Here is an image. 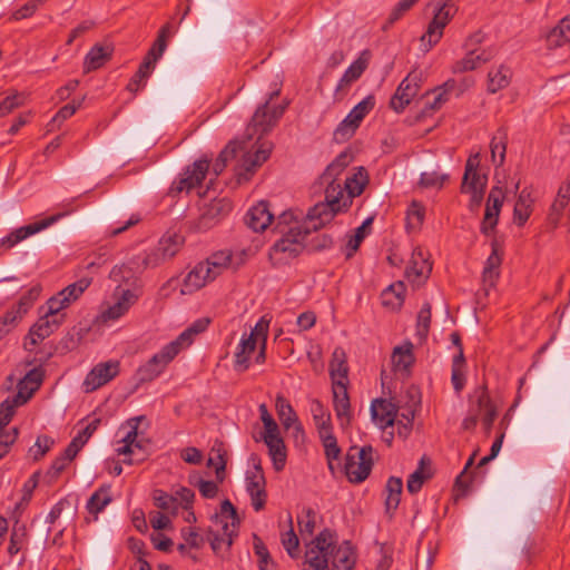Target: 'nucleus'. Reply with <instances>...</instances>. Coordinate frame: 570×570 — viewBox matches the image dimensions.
<instances>
[{
	"label": "nucleus",
	"mask_w": 570,
	"mask_h": 570,
	"mask_svg": "<svg viewBox=\"0 0 570 570\" xmlns=\"http://www.w3.org/2000/svg\"><path fill=\"white\" fill-rule=\"evenodd\" d=\"M425 459L420 460L417 469L409 475L406 482V490L411 494H416L421 491L423 483L431 478L429 472H425Z\"/></svg>",
	"instance_id": "53"
},
{
	"label": "nucleus",
	"mask_w": 570,
	"mask_h": 570,
	"mask_svg": "<svg viewBox=\"0 0 570 570\" xmlns=\"http://www.w3.org/2000/svg\"><path fill=\"white\" fill-rule=\"evenodd\" d=\"M65 299L66 298L61 297L59 293L50 297L46 303V311L43 314L63 322L65 314H62L61 311L68 307L66 304L67 301Z\"/></svg>",
	"instance_id": "62"
},
{
	"label": "nucleus",
	"mask_w": 570,
	"mask_h": 570,
	"mask_svg": "<svg viewBox=\"0 0 570 570\" xmlns=\"http://www.w3.org/2000/svg\"><path fill=\"white\" fill-rule=\"evenodd\" d=\"M100 419H95L89 422L68 444V455L77 456L78 452L88 442L91 435L97 431L100 425Z\"/></svg>",
	"instance_id": "44"
},
{
	"label": "nucleus",
	"mask_w": 570,
	"mask_h": 570,
	"mask_svg": "<svg viewBox=\"0 0 570 570\" xmlns=\"http://www.w3.org/2000/svg\"><path fill=\"white\" fill-rule=\"evenodd\" d=\"M80 107L81 101L76 100H72L70 104H67L63 107H61L47 125V130L55 131L59 129L61 125L71 116H73Z\"/></svg>",
	"instance_id": "51"
},
{
	"label": "nucleus",
	"mask_w": 570,
	"mask_h": 570,
	"mask_svg": "<svg viewBox=\"0 0 570 570\" xmlns=\"http://www.w3.org/2000/svg\"><path fill=\"white\" fill-rule=\"evenodd\" d=\"M373 222L372 217L366 218L361 226L355 229V234L347 242V253L346 257L350 258L353 254L358 249L361 243L365 238L367 232L366 229L371 226Z\"/></svg>",
	"instance_id": "60"
},
{
	"label": "nucleus",
	"mask_w": 570,
	"mask_h": 570,
	"mask_svg": "<svg viewBox=\"0 0 570 570\" xmlns=\"http://www.w3.org/2000/svg\"><path fill=\"white\" fill-rule=\"evenodd\" d=\"M214 279L215 277L210 274L209 267L200 262L186 275L181 293L190 294L205 286L207 282Z\"/></svg>",
	"instance_id": "33"
},
{
	"label": "nucleus",
	"mask_w": 570,
	"mask_h": 570,
	"mask_svg": "<svg viewBox=\"0 0 570 570\" xmlns=\"http://www.w3.org/2000/svg\"><path fill=\"white\" fill-rule=\"evenodd\" d=\"M145 416H135L127 421L122 429H128L116 451L119 455H135L138 454L137 459H125L124 462L132 464L134 462L142 461L146 458L145 444L138 439V428Z\"/></svg>",
	"instance_id": "9"
},
{
	"label": "nucleus",
	"mask_w": 570,
	"mask_h": 570,
	"mask_svg": "<svg viewBox=\"0 0 570 570\" xmlns=\"http://www.w3.org/2000/svg\"><path fill=\"white\" fill-rule=\"evenodd\" d=\"M26 100V95L22 92L14 91L13 94L7 96L0 102V117H4L9 115L13 109L22 106Z\"/></svg>",
	"instance_id": "64"
},
{
	"label": "nucleus",
	"mask_w": 570,
	"mask_h": 570,
	"mask_svg": "<svg viewBox=\"0 0 570 570\" xmlns=\"http://www.w3.org/2000/svg\"><path fill=\"white\" fill-rule=\"evenodd\" d=\"M356 554L350 541H344L330 553L331 570H354Z\"/></svg>",
	"instance_id": "28"
},
{
	"label": "nucleus",
	"mask_w": 570,
	"mask_h": 570,
	"mask_svg": "<svg viewBox=\"0 0 570 570\" xmlns=\"http://www.w3.org/2000/svg\"><path fill=\"white\" fill-rule=\"evenodd\" d=\"M350 161L351 155L346 151L341 153L317 178L315 185L324 187L325 197L324 200L308 208L307 217L309 222L318 219L317 226H320L324 223H331L340 214L338 196H343L344 189L338 177Z\"/></svg>",
	"instance_id": "3"
},
{
	"label": "nucleus",
	"mask_w": 570,
	"mask_h": 570,
	"mask_svg": "<svg viewBox=\"0 0 570 570\" xmlns=\"http://www.w3.org/2000/svg\"><path fill=\"white\" fill-rule=\"evenodd\" d=\"M297 525L301 535L309 538L315 528V512L311 508L303 509L302 514L297 515Z\"/></svg>",
	"instance_id": "59"
},
{
	"label": "nucleus",
	"mask_w": 570,
	"mask_h": 570,
	"mask_svg": "<svg viewBox=\"0 0 570 570\" xmlns=\"http://www.w3.org/2000/svg\"><path fill=\"white\" fill-rule=\"evenodd\" d=\"M448 100L449 97H445L444 91H439L436 88L431 92H426L423 97V107L415 119L420 121L426 117H431L435 111L440 110Z\"/></svg>",
	"instance_id": "38"
},
{
	"label": "nucleus",
	"mask_w": 570,
	"mask_h": 570,
	"mask_svg": "<svg viewBox=\"0 0 570 570\" xmlns=\"http://www.w3.org/2000/svg\"><path fill=\"white\" fill-rule=\"evenodd\" d=\"M91 284V281L89 278H80L79 281L68 285L63 289H61L59 295L61 297H65L67 301L66 304L69 307L73 302H76L82 293L89 287Z\"/></svg>",
	"instance_id": "55"
},
{
	"label": "nucleus",
	"mask_w": 570,
	"mask_h": 570,
	"mask_svg": "<svg viewBox=\"0 0 570 570\" xmlns=\"http://www.w3.org/2000/svg\"><path fill=\"white\" fill-rule=\"evenodd\" d=\"M246 253L244 250L233 253L224 249L213 253L205 262V265L209 267L213 277H217L225 269L236 271L245 263Z\"/></svg>",
	"instance_id": "17"
},
{
	"label": "nucleus",
	"mask_w": 570,
	"mask_h": 570,
	"mask_svg": "<svg viewBox=\"0 0 570 570\" xmlns=\"http://www.w3.org/2000/svg\"><path fill=\"white\" fill-rule=\"evenodd\" d=\"M262 439L268 448V454L275 470L281 471L285 468V442L281 436L278 425L275 420L264 424Z\"/></svg>",
	"instance_id": "13"
},
{
	"label": "nucleus",
	"mask_w": 570,
	"mask_h": 570,
	"mask_svg": "<svg viewBox=\"0 0 570 570\" xmlns=\"http://www.w3.org/2000/svg\"><path fill=\"white\" fill-rule=\"evenodd\" d=\"M491 254L487 258L484 268H483V281L484 283L489 284L490 286H493L497 279L499 278V268L502 263V257L499 253V244L497 239H493L491 242Z\"/></svg>",
	"instance_id": "37"
},
{
	"label": "nucleus",
	"mask_w": 570,
	"mask_h": 570,
	"mask_svg": "<svg viewBox=\"0 0 570 570\" xmlns=\"http://www.w3.org/2000/svg\"><path fill=\"white\" fill-rule=\"evenodd\" d=\"M274 215L267 202L261 200L252 206L245 215V224L255 233L263 232L272 223Z\"/></svg>",
	"instance_id": "26"
},
{
	"label": "nucleus",
	"mask_w": 570,
	"mask_h": 570,
	"mask_svg": "<svg viewBox=\"0 0 570 570\" xmlns=\"http://www.w3.org/2000/svg\"><path fill=\"white\" fill-rule=\"evenodd\" d=\"M209 325L208 318H198L191 325H189L184 332H181L174 341L169 344L179 354L183 350L191 345L195 337L205 332Z\"/></svg>",
	"instance_id": "35"
},
{
	"label": "nucleus",
	"mask_w": 570,
	"mask_h": 570,
	"mask_svg": "<svg viewBox=\"0 0 570 570\" xmlns=\"http://www.w3.org/2000/svg\"><path fill=\"white\" fill-rule=\"evenodd\" d=\"M63 322L50 317L46 314L41 315L37 323L30 328L29 337L32 344H38L49 337Z\"/></svg>",
	"instance_id": "36"
},
{
	"label": "nucleus",
	"mask_w": 570,
	"mask_h": 570,
	"mask_svg": "<svg viewBox=\"0 0 570 570\" xmlns=\"http://www.w3.org/2000/svg\"><path fill=\"white\" fill-rule=\"evenodd\" d=\"M209 169V160L198 159L188 166L170 186L169 194L176 196L181 191L189 193L199 186Z\"/></svg>",
	"instance_id": "10"
},
{
	"label": "nucleus",
	"mask_w": 570,
	"mask_h": 570,
	"mask_svg": "<svg viewBox=\"0 0 570 570\" xmlns=\"http://www.w3.org/2000/svg\"><path fill=\"white\" fill-rule=\"evenodd\" d=\"M138 294L132 289L126 288L119 292L117 301L105 309L101 314L104 321H116L124 316L129 308L137 302Z\"/></svg>",
	"instance_id": "29"
},
{
	"label": "nucleus",
	"mask_w": 570,
	"mask_h": 570,
	"mask_svg": "<svg viewBox=\"0 0 570 570\" xmlns=\"http://www.w3.org/2000/svg\"><path fill=\"white\" fill-rule=\"evenodd\" d=\"M43 379V372L39 367L31 368L17 384L16 404L23 405L33 393L40 387Z\"/></svg>",
	"instance_id": "24"
},
{
	"label": "nucleus",
	"mask_w": 570,
	"mask_h": 570,
	"mask_svg": "<svg viewBox=\"0 0 570 570\" xmlns=\"http://www.w3.org/2000/svg\"><path fill=\"white\" fill-rule=\"evenodd\" d=\"M432 264L425 257L423 249L416 247L411 257L410 265L405 269L406 278L415 284H422L431 274Z\"/></svg>",
	"instance_id": "25"
},
{
	"label": "nucleus",
	"mask_w": 570,
	"mask_h": 570,
	"mask_svg": "<svg viewBox=\"0 0 570 570\" xmlns=\"http://www.w3.org/2000/svg\"><path fill=\"white\" fill-rule=\"evenodd\" d=\"M213 522L219 528H223V524L228 523L229 528L236 532V528L240 520L233 503L226 499L222 502L219 512L215 513L213 517Z\"/></svg>",
	"instance_id": "42"
},
{
	"label": "nucleus",
	"mask_w": 570,
	"mask_h": 570,
	"mask_svg": "<svg viewBox=\"0 0 570 570\" xmlns=\"http://www.w3.org/2000/svg\"><path fill=\"white\" fill-rule=\"evenodd\" d=\"M19 405L16 404L14 399H7L0 404V459L9 452L10 446L18 438V429L8 428V424L14 413V409Z\"/></svg>",
	"instance_id": "15"
},
{
	"label": "nucleus",
	"mask_w": 570,
	"mask_h": 570,
	"mask_svg": "<svg viewBox=\"0 0 570 570\" xmlns=\"http://www.w3.org/2000/svg\"><path fill=\"white\" fill-rule=\"evenodd\" d=\"M268 326L269 320H267L266 316H263L248 333H243L242 338L234 353L235 371L245 372L249 367L250 357L255 352L258 343L262 344V350L259 352L258 357L264 356V348L267 338Z\"/></svg>",
	"instance_id": "6"
},
{
	"label": "nucleus",
	"mask_w": 570,
	"mask_h": 570,
	"mask_svg": "<svg viewBox=\"0 0 570 570\" xmlns=\"http://www.w3.org/2000/svg\"><path fill=\"white\" fill-rule=\"evenodd\" d=\"M67 213H59L56 215H51L47 218H43L41 220L31 223L26 226H21L11 233H9L7 236L2 237L0 239V247H3L6 249H11L16 245H18L20 242L27 239L28 237L50 227L55 223H57L59 219H61L63 216H66Z\"/></svg>",
	"instance_id": "12"
},
{
	"label": "nucleus",
	"mask_w": 570,
	"mask_h": 570,
	"mask_svg": "<svg viewBox=\"0 0 570 570\" xmlns=\"http://www.w3.org/2000/svg\"><path fill=\"white\" fill-rule=\"evenodd\" d=\"M253 549L258 558L259 570H274L275 563L271 559L269 551L263 540L257 535H253Z\"/></svg>",
	"instance_id": "56"
},
{
	"label": "nucleus",
	"mask_w": 570,
	"mask_h": 570,
	"mask_svg": "<svg viewBox=\"0 0 570 570\" xmlns=\"http://www.w3.org/2000/svg\"><path fill=\"white\" fill-rule=\"evenodd\" d=\"M110 278L118 283L117 293L120 292L121 285H126L127 288L134 287L137 284V276L135 275L134 268L128 264L115 266L110 272Z\"/></svg>",
	"instance_id": "48"
},
{
	"label": "nucleus",
	"mask_w": 570,
	"mask_h": 570,
	"mask_svg": "<svg viewBox=\"0 0 570 570\" xmlns=\"http://www.w3.org/2000/svg\"><path fill=\"white\" fill-rule=\"evenodd\" d=\"M348 366L345 352L336 348L330 363V375L332 379L334 410L341 426H347L351 422V403L347 393Z\"/></svg>",
	"instance_id": "5"
},
{
	"label": "nucleus",
	"mask_w": 570,
	"mask_h": 570,
	"mask_svg": "<svg viewBox=\"0 0 570 570\" xmlns=\"http://www.w3.org/2000/svg\"><path fill=\"white\" fill-rule=\"evenodd\" d=\"M570 200V180L563 181L557 193V197L551 205L549 219L551 223L557 225L562 216L563 209L567 207Z\"/></svg>",
	"instance_id": "40"
},
{
	"label": "nucleus",
	"mask_w": 570,
	"mask_h": 570,
	"mask_svg": "<svg viewBox=\"0 0 570 570\" xmlns=\"http://www.w3.org/2000/svg\"><path fill=\"white\" fill-rule=\"evenodd\" d=\"M480 163L481 157L479 153L471 155L466 159L461 191L479 189L485 190L488 176L487 174H481L479 171Z\"/></svg>",
	"instance_id": "21"
},
{
	"label": "nucleus",
	"mask_w": 570,
	"mask_h": 570,
	"mask_svg": "<svg viewBox=\"0 0 570 570\" xmlns=\"http://www.w3.org/2000/svg\"><path fill=\"white\" fill-rule=\"evenodd\" d=\"M403 490V482L401 478L391 476L389 478L385 491H386V498H385V511L386 513L392 518L394 514V511L397 509L400 501H401V494Z\"/></svg>",
	"instance_id": "39"
},
{
	"label": "nucleus",
	"mask_w": 570,
	"mask_h": 570,
	"mask_svg": "<svg viewBox=\"0 0 570 570\" xmlns=\"http://www.w3.org/2000/svg\"><path fill=\"white\" fill-rule=\"evenodd\" d=\"M414 362L412 344L407 346H396L392 354V363L399 371H407Z\"/></svg>",
	"instance_id": "52"
},
{
	"label": "nucleus",
	"mask_w": 570,
	"mask_h": 570,
	"mask_svg": "<svg viewBox=\"0 0 570 570\" xmlns=\"http://www.w3.org/2000/svg\"><path fill=\"white\" fill-rule=\"evenodd\" d=\"M368 60L370 52L367 50H364L360 55V57L355 61H353L350 65V67L344 71L335 88V92L338 94L341 91H346L350 88V86L363 75V72L368 66Z\"/></svg>",
	"instance_id": "31"
},
{
	"label": "nucleus",
	"mask_w": 570,
	"mask_h": 570,
	"mask_svg": "<svg viewBox=\"0 0 570 570\" xmlns=\"http://www.w3.org/2000/svg\"><path fill=\"white\" fill-rule=\"evenodd\" d=\"M305 562L314 570H331L330 554L317 549L308 548L305 552Z\"/></svg>",
	"instance_id": "58"
},
{
	"label": "nucleus",
	"mask_w": 570,
	"mask_h": 570,
	"mask_svg": "<svg viewBox=\"0 0 570 570\" xmlns=\"http://www.w3.org/2000/svg\"><path fill=\"white\" fill-rule=\"evenodd\" d=\"M177 355L178 353L174 347L169 343L166 344L158 353L137 368L135 374L137 384H144L157 379Z\"/></svg>",
	"instance_id": "8"
},
{
	"label": "nucleus",
	"mask_w": 570,
	"mask_h": 570,
	"mask_svg": "<svg viewBox=\"0 0 570 570\" xmlns=\"http://www.w3.org/2000/svg\"><path fill=\"white\" fill-rule=\"evenodd\" d=\"M472 397L475 399V405L478 406V412H480L484 433L490 435L493 423L498 416V410L490 397L487 385L478 386Z\"/></svg>",
	"instance_id": "19"
},
{
	"label": "nucleus",
	"mask_w": 570,
	"mask_h": 570,
	"mask_svg": "<svg viewBox=\"0 0 570 570\" xmlns=\"http://www.w3.org/2000/svg\"><path fill=\"white\" fill-rule=\"evenodd\" d=\"M114 52V47L109 43H96L85 56L83 71L86 73L97 70L108 62Z\"/></svg>",
	"instance_id": "32"
},
{
	"label": "nucleus",
	"mask_w": 570,
	"mask_h": 570,
	"mask_svg": "<svg viewBox=\"0 0 570 570\" xmlns=\"http://www.w3.org/2000/svg\"><path fill=\"white\" fill-rule=\"evenodd\" d=\"M119 371L120 362L117 360L98 363L85 377L83 386L86 391L92 392L98 390L114 380L119 374Z\"/></svg>",
	"instance_id": "16"
},
{
	"label": "nucleus",
	"mask_w": 570,
	"mask_h": 570,
	"mask_svg": "<svg viewBox=\"0 0 570 570\" xmlns=\"http://www.w3.org/2000/svg\"><path fill=\"white\" fill-rule=\"evenodd\" d=\"M232 202L227 198H215L202 208V213L195 223L199 232H206L216 226L232 212Z\"/></svg>",
	"instance_id": "11"
},
{
	"label": "nucleus",
	"mask_w": 570,
	"mask_h": 570,
	"mask_svg": "<svg viewBox=\"0 0 570 570\" xmlns=\"http://www.w3.org/2000/svg\"><path fill=\"white\" fill-rule=\"evenodd\" d=\"M350 161L351 155L346 151L341 153L317 178L315 185L324 187L325 197L324 200L308 208L307 217L309 222L318 219L317 226H320L324 223H331L340 214L338 196H343L344 189L338 177Z\"/></svg>",
	"instance_id": "2"
},
{
	"label": "nucleus",
	"mask_w": 570,
	"mask_h": 570,
	"mask_svg": "<svg viewBox=\"0 0 570 570\" xmlns=\"http://www.w3.org/2000/svg\"><path fill=\"white\" fill-rule=\"evenodd\" d=\"M28 533L24 524L16 522L10 533V541L8 546V553L13 557L19 553L27 544Z\"/></svg>",
	"instance_id": "50"
},
{
	"label": "nucleus",
	"mask_w": 570,
	"mask_h": 570,
	"mask_svg": "<svg viewBox=\"0 0 570 570\" xmlns=\"http://www.w3.org/2000/svg\"><path fill=\"white\" fill-rule=\"evenodd\" d=\"M269 151V147H265V144L259 145L254 153L246 151L237 169L238 181L248 180L256 168L268 158Z\"/></svg>",
	"instance_id": "23"
},
{
	"label": "nucleus",
	"mask_w": 570,
	"mask_h": 570,
	"mask_svg": "<svg viewBox=\"0 0 570 570\" xmlns=\"http://www.w3.org/2000/svg\"><path fill=\"white\" fill-rule=\"evenodd\" d=\"M371 416L380 429L385 430L394 425L399 416V409L389 400L376 399L371 405Z\"/></svg>",
	"instance_id": "22"
},
{
	"label": "nucleus",
	"mask_w": 570,
	"mask_h": 570,
	"mask_svg": "<svg viewBox=\"0 0 570 570\" xmlns=\"http://www.w3.org/2000/svg\"><path fill=\"white\" fill-rule=\"evenodd\" d=\"M176 30L177 29L170 22L164 24L159 29L157 38L151 45V47L157 49L158 53H164L167 49L168 40L176 33Z\"/></svg>",
	"instance_id": "63"
},
{
	"label": "nucleus",
	"mask_w": 570,
	"mask_h": 570,
	"mask_svg": "<svg viewBox=\"0 0 570 570\" xmlns=\"http://www.w3.org/2000/svg\"><path fill=\"white\" fill-rule=\"evenodd\" d=\"M368 183V175L364 167H358L357 171L345 179L343 189L347 191L345 196H338L340 214L347 212L351 207L353 198L360 196L366 184Z\"/></svg>",
	"instance_id": "20"
},
{
	"label": "nucleus",
	"mask_w": 570,
	"mask_h": 570,
	"mask_svg": "<svg viewBox=\"0 0 570 570\" xmlns=\"http://www.w3.org/2000/svg\"><path fill=\"white\" fill-rule=\"evenodd\" d=\"M504 198L503 188L499 186L491 188L487 198L484 216L480 225V232L483 235L489 236L495 230Z\"/></svg>",
	"instance_id": "14"
},
{
	"label": "nucleus",
	"mask_w": 570,
	"mask_h": 570,
	"mask_svg": "<svg viewBox=\"0 0 570 570\" xmlns=\"http://www.w3.org/2000/svg\"><path fill=\"white\" fill-rule=\"evenodd\" d=\"M220 530L223 532L222 534L212 530L208 533V540L215 553H219L223 549L228 550L233 544V537L236 534V532L229 528L228 523L223 524Z\"/></svg>",
	"instance_id": "45"
},
{
	"label": "nucleus",
	"mask_w": 570,
	"mask_h": 570,
	"mask_svg": "<svg viewBox=\"0 0 570 570\" xmlns=\"http://www.w3.org/2000/svg\"><path fill=\"white\" fill-rule=\"evenodd\" d=\"M246 490L250 497L252 505L255 511H261L266 503V493L264 490V476L261 466L255 464V472L246 475Z\"/></svg>",
	"instance_id": "27"
},
{
	"label": "nucleus",
	"mask_w": 570,
	"mask_h": 570,
	"mask_svg": "<svg viewBox=\"0 0 570 570\" xmlns=\"http://www.w3.org/2000/svg\"><path fill=\"white\" fill-rule=\"evenodd\" d=\"M330 416L327 417V422L323 421L318 425V434L324 446V453L328 462V468L333 470V460H337L341 455V448L337 444V439L332 432L331 424L328 422Z\"/></svg>",
	"instance_id": "34"
},
{
	"label": "nucleus",
	"mask_w": 570,
	"mask_h": 570,
	"mask_svg": "<svg viewBox=\"0 0 570 570\" xmlns=\"http://www.w3.org/2000/svg\"><path fill=\"white\" fill-rule=\"evenodd\" d=\"M292 431L294 446L301 452H305L306 435L302 424L293 407L287 404V432Z\"/></svg>",
	"instance_id": "43"
},
{
	"label": "nucleus",
	"mask_w": 570,
	"mask_h": 570,
	"mask_svg": "<svg viewBox=\"0 0 570 570\" xmlns=\"http://www.w3.org/2000/svg\"><path fill=\"white\" fill-rule=\"evenodd\" d=\"M512 71L509 67L501 65L497 69H491L488 73V91L495 94L510 85Z\"/></svg>",
	"instance_id": "41"
},
{
	"label": "nucleus",
	"mask_w": 570,
	"mask_h": 570,
	"mask_svg": "<svg viewBox=\"0 0 570 570\" xmlns=\"http://www.w3.org/2000/svg\"><path fill=\"white\" fill-rule=\"evenodd\" d=\"M318 219L309 222L307 213L287 209V255L297 257L304 250L318 253L331 249L334 238L331 234L322 233L308 238L312 232H317L328 223L317 226Z\"/></svg>",
	"instance_id": "4"
},
{
	"label": "nucleus",
	"mask_w": 570,
	"mask_h": 570,
	"mask_svg": "<svg viewBox=\"0 0 570 570\" xmlns=\"http://www.w3.org/2000/svg\"><path fill=\"white\" fill-rule=\"evenodd\" d=\"M492 161L498 166L502 165L507 151V132L500 129L492 138L490 144Z\"/></svg>",
	"instance_id": "54"
},
{
	"label": "nucleus",
	"mask_w": 570,
	"mask_h": 570,
	"mask_svg": "<svg viewBox=\"0 0 570 570\" xmlns=\"http://www.w3.org/2000/svg\"><path fill=\"white\" fill-rule=\"evenodd\" d=\"M404 291L403 282L391 284L382 292V304L392 309L400 308L404 302Z\"/></svg>",
	"instance_id": "47"
},
{
	"label": "nucleus",
	"mask_w": 570,
	"mask_h": 570,
	"mask_svg": "<svg viewBox=\"0 0 570 570\" xmlns=\"http://www.w3.org/2000/svg\"><path fill=\"white\" fill-rule=\"evenodd\" d=\"M279 94L281 88L273 91L269 96V100L256 109L245 129L243 140H233L220 151L218 158L213 165V170L216 176L224 170L227 161L234 158L237 151H242L247 148L246 142L255 141V145L258 144L263 136L274 128L278 119L283 116L285 108L284 105H271V100Z\"/></svg>",
	"instance_id": "1"
},
{
	"label": "nucleus",
	"mask_w": 570,
	"mask_h": 570,
	"mask_svg": "<svg viewBox=\"0 0 570 570\" xmlns=\"http://www.w3.org/2000/svg\"><path fill=\"white\" fill-rule=\"evenodd\" d=\"M163 55L164 53H158L157 49L150 47L137 70L138 77L148 79Z\"/></svg>",
	"instance_id": "61"
},
{
	"label": "nucleus",
	"mask_w": 570,
	"mask_h": 570,
	"mask_svg": "<svg viewBox=\"0 0 570 570\" xmlns=\"http://www.w3.org/2000/svg\"><path fill=\"white\" fill-rule=\"evenodd\" d=\"M374 449L371 445L362 448L351 446L346 453L344 472L352 483H362L365 481L374 465Z\"/></svg>",
	"instance_id": "7"
},
{
	"label": "nucleus",
	"mask_w": 570,
	"mask_h": 570,
	"mask_svg": "<svg viewBox=\"0 0 570 570\" xmlns=\"http://www.w3.org/2000/svg\"><path fill=\"white\" fill-rule=\"evenodd\" d=\"M531 203L532 199L530 197V193L527 189H523L519 194L513 209V219L518 226H523L529 219L531 214Z\"/></svg>",
	"instance_id": "49"
},
{
	"label": "nucleus",
	"mask_w": 570,
	"mask_h": 570,
	"mask_svg": "<svg viewBox=\"0 0 570 570\" xmlns=\"http://www.w3.org/2000/svg\"><path fill=\"white\" fill-rule=\"evenodd\" d=\"M494 56V52L490 49H483L481 51L476 49H468L466 55L455 61L452 66L454 73L472 71L481 67L483 63L490 61Z\"/></svg>",
	"instance_id": "30"
},
{
	"label": "nucleus",
	"mask_w": 570,
	"mask_h": 570,
	"mask_svg": "<svg viewBox=\"0 0 570 570\" xmlns=\"http://www.w3.org/2000/svg\"><path fill=\"white\" fill-rule=\"evenodd\" d=\"M442 24L438 22V19H432L428 26L426 32L421 37L422 45L424 47V51H429L433 46H435L442 35H443Z\"/></svg>",
	"instance_id": "57"
},
{
	"label": "nucleus",
	"mask_w": 570,
	"mask_h": 570,
	"mask_svg": "<svg viewBox=\"0 0 570 570\" xmlns=\"http://www.w3.org/2000/svg\"><path fill=\"white\" fill-rule=\"evenodd\" d=\"M420 75L415 72L409 73L399 85L395 94L391 98V108L396 112H402L405 107L411 102L412 98L420 89Z\"/></svg>",
	"instance_id": "18"
},
{
	"label": "nucleus",
	"mask_w": 570,
	"mask_h": 570,
	"mask_svg": "<svg viewBox=\"0 0 570 570\" xmlns=\"http://www.w3.org/2000/svg\"><path fill=\"white\" fill-rule=\"evenodd\" d=\"M112 500L110 494V487L102 485L92 493L87 502V510L90 514L97 515L101 512Z\"/></svg>",
	"instance_id": "46"
}]
</instances>
